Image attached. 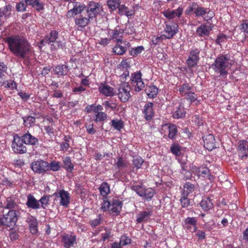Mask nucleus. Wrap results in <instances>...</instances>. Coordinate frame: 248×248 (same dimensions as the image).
I'll use <instances>...</instances> for the list:
<instances>
[{
  "label": "nucleus",
  "instance_id": "4c0bfd02",
  "mask_svg": "<svg viewBox=\"0 0 248 248\" xmlns=\"http://www.w3.org/2000/svg\"><path fill=\"white\" fill-rule=\"evenodd\" d=\"M72 140L71 136L65 135L63 137V141L60 144V150L62 152H67L70 148V141Z\"/></svg>",
  "mask_w": 248,
  "mask_h": 248
},
{
  "label": "nucleus",
  "instance_id": "8fccbe9b",
  "mask_svg": "<svg viewBox=\"0 0 248 248\" xmlns=\"http://www.w3.org/2000/svg\"><path fill=\"white\" fill-rule=\"evenodd\" d=\"M59 31L56 30H52L49 33L46 34L45 38L52 43H54L58 39Z\"/></svg>",
  "mask_w": 248,
  "mask_h": 248
},
{
  "label": "nucleus",
  "instance_id": "f8f14e48",
  "mask_svg": "<svg viewBox=\"0 0 248 248\" xmlns=\"http://www.w3.org/2000/svg\"><path fill=\"white\" fill-rule=\"evenodd\" d=\"M130 87L128 83H124L121 84L119 88L118 96L122 102H126L131 97Z\"/></svg>",
  "mask_w": 248,
  "mask_h": 248
},
{
  "label": "nucleus",
  "instance_id": "dca6fc26",
  "mask_svg": "<svg viewBox=\"0 0 248 248\" xmlns=\"http://www.w3.org/2000/svg\"><path fill=\"white\" fill-rule=\"evenodd\" d=\"M130 46V44L128 41L119 40L117 41L116 45L112 48V52L117 55H123Z\"/></svg>",
  "mask_w": 248,
  "mask_h": 248
},
{
  "label": "nucleus",
  "instance_id": "e433bc0d",
  "mask_svg": "<svg viewBox=\"0 0 248 248\" xmlns=\"http://www.w3.org/2000/svg\"><path fill=\"white\" fill-rule=\"evenodd\" d=\"M124 34V29H122L119 27H117L114 30H112L111 32V39H116L117 41L119 40H122Z\"/></svg>",
  "mask_w": 248,
  "mask_h": 248
},
{
  "label": "nucleus",
  "instance_id": "09e8293b",
  "mask_svg": "<svg viewBox=\"0 0 248 248\" xmlns=\"http://www.w3.org/2000/svg\"><path fill=\"white\" fill-rule=\"evenodd\" d=\"M61 168V164L60 162L53 160L50 163H47V171L50 170L53 171L60 170Z\"/></svg>",
  "mask_w": 248,
  "mask_h": 248
},
{
  "label": "nucleus",
  "instance_id": "72a5a7b5",
  "mask_svg": "<svg viewBox=\"0 0 248 248\" xmlns=\"http://www.w3.org/2000/svg\"><path fill=\"white\" fill-rule=\"evenodd\" d=\"M23 125L27 128H31L35 125L36 118L32 116H24L22 117Z\"/></svg>",
  "mask_w": 248,
  "mask_h": 248
},
{
  "label": "nucleus",
  "instance_id": "bf43d9fd",
  "mask_svg": "<svg viewBox=\"0 0 248 248\" xmlns=\"http://www.w3.org/2000/svg\"><path fill=\"white\" fill-rule=\"evenodd\" d=\"M187 197L188 195H182V197L180 198V202L183 208H187L190 205V200Z\"/></svg>",
  "mask_w": 248,
  "mask_h": 248
},
{
  "label": "nucleus",
  "instance_id": "9d476101",
  "mask_svg": "<svg viewBox=\"0 0 248 248\" xmlns=\"http://www.w3.org/2000/svg\"><path fill=\"white\" fill-rule=\"evenodd\" d=\"M200 50L195 48L190 50L189 55L186 60V64L188 69H190L195 67L200 60Z\"/></svg>",
  "mask_w": 248,
  "mask_h": 248
},
{
  "label": "nucleus",
  "instance_id": "c756f323",
  "mask_svg": "<svg viewBox=\"0 0 248 248\" xmlns=\"http://www.w3.org/2000/svg\"><path fill=\"white\" fill-rule=\"evenodd\" d=\"M200 205H201L202 210L205 212L209 211L213 208V203L212 202L210 198L202 199L201 202H200Z\"/></svg>",
  "mask_w": 248,
  "mask_h": 248
},
{
  "label": "nucleus",
  "instance_id": "49530a36",
  "mask_svg": "<svg viewBox=\"0 0 248 248\" xmlns=\"http://www.w3.org/2000/svg\"><path fill=\"white\" fill-rule=\"evenodd\" d=\"M94 118L95 123H103L107 119V115L104 112L98 111L97 112L94 113Z\"/></svg>",
  "mask_w": 248,
  "mask_h": 248
},
{
  "label": "nucleus",
  "instance_id": "c03bdc74",
  "mask_svg": "<svg viewBox=\"0 0 248 248\" xmlns=\"http://www.w3.org/2000/svg\"><path fill=\"white\" fill-rule=\"evenodd\" d=\"M12 11V6L9 4L3 7L0 8V15L2 16L9 18L11 16V12Z\"/></svg>",
  "mask_w": 248,
  "mask_h": 248
},
{
  "label": "nucleus",
  "instance_id": "0eeeda50",
  "mask_svg": "<svg viewBox=\"0 0 248 248\" xmlns=\"http://www.w3.org/2000/svg\"><path fill=\"white\" fill-rule=\"evenodd\" d=\"M130 84L136 92H139L145 88V84L142 78V74L140 71L131 74Z\"/></svg>",
  "mask_w": 248,
  "mask_h": 248
},
{
  "label": "nucleus",
  "instance_id": "4be33fe9",
  "mask_svg": "<svg viewBox=\"0 0 248 248\" xmlns=\"http://www.w3.org/2000/svg\"><path fill=\"white\" fill-rule=\"evenodd\" d=\"M123 202L117 197L112 198L111 200L110 212L116 215H119L122 209Z\"/></svg>",
  "mask_w": 248,
  "mask_h": 248
},
{
  "label": "nucleus",
  "instance_id": "f257e3e1",
  "mask_svg": "<svg viewBox=\"0 0 248 248\" xmlns=\"http://www.w3.org/2000/svg\"><path fill=\"white\" fill-rule=\"evenodd\" d=\"M10 52L16 57L28 60L32 52V47L26 37L18 34L7 36L3 39Z\"/></svg>",
  "mask_w": 248,
  "mask_h": 248
},
{
  "label": "nucleus",
  "instance_id": "1a4fd4ad",
  "mask_svg": "<svg viewBox=\"0 0 248 248\" xmlns=\"http://www.w3.org/2000/svg\"><path fill=\"white\" fill-rule=\"evenodd\" d=\"M21 138L17 135H15L13 138L12 147L13 151L16 154H24L27 152V147L24 145Z\"/></svg>",
  "mask_w": 248,
  "mask_h": 248
},
{
  "label": "nucleus",
  "instance_id": "412c9836",
  "mask_svg": "<svg viewBox=\"0 0 248 248\" xmlns=\"http://www.w3.org/2000/svg\"><path fill=\"white\" fill-rule=\"evenodd\" d=\"M98 91L101 94L106 97H112L116 94L114 88L105 83H100Z\"/></svg>",
  "mask_w": 248,
  "mask_h": 248
},
{
  "label": "nucleus",
  "instance_id": "5701e85b",
  "mask_svg": "<svg viewBox=\"0 0 248 248\" xmlns=\"http://www.w3.org/2000/svg\"><path fill=\"white\" fill-rule=\"evenodd\" d=\"M61 241L63 243V247L65 248H72L76 243V236L74 235L66 234L62 235Z\"/></svg>",
  "mask_w": 248,
  "mask_h": 248
},
{
  "label": "nucleus",
  "instance_id": "20e7f679",
  "mask_svg": "<svg viewBox=\"0 0 248 248\" xmlns=\"http://www.w3.org/2000/svg\"><path fill=\"white\" fill-rule=\"evenodd\" d=\"M18 220L17 214L15 209L9 210L5 214L0 215V227L6 226L10 227L14 226Z\"/></svg>",
  "mask_w": 248,
  "mask_h": 248
},
{
  "label": "nucleus",
  "instance_id": "6ab92c4d",
  "mask_svg": "<svg viewBox=\"0 0 248 248\" xmlns=\"http://www.w3.org/2000/svg\"><path fill=\"white\" fill-rule=\"evenodd\" d=\"M153 107L154 104L152 102H148L143 106L142 114L145 120L151 121L153 119L155 114Z\"/></svg>",
  "mask_w": 248,
  "mask_h": 248
},
{
  "label": "nucleus",
  "instance_id": "bb28decb",
  "mask_svg": "<svg viewBox=\"0 0 248 248\" xmlns=\"http://www.w3.org/2000/svg\"><path fill=\"white\" fill-rule=\"evenodd\" d=\"M54 72L58 77L66 76L69 72V67L66 64L58 65L55 67Z\"/></svg>",
  "mask_w": 248,
  "mask_h": 248
},
{
  "label": "nucleus",
  "instance_id": "0e129e2a",
  "mask_svg": "<svg viewBox=\"0 0 248 248\" xmlns=\"http://www.w3.org/2000/svg\"><path fill=\"white\" fill-rule=\"evenodd\" d=\"M164 39H167L163 36L162 34L160 36L154 35L153 37H152L151 42L155 46H156L161 43Z\"/></svg>",
  "mask_w": 248,
  "mask_h": 248
},
{
  "label": "nucleus",
  "instance_id": "a878e982",
  "mask_svg": "<svg viewBox=\"0 0 248 248\" xmlns=\"http://www.w3.org/2000/svg\"><path fill=\"white\" fill-rule=\"evenodd\" d=\"M238 150L242 154V159L247 158L248 156V141L245 140H239Z\"/></svg>",
  "mask_w": 248,
  "mask_h": 248
},
{
  "label": "nucleus",
  "instance_id": "6e6552de",
  "mask_svg": "<svg viewBox=\"0 0 248 248\" xmlns=\"http://www.w3.org/2000/svg\"><path fill=\"white\" fill-rule=\"evenodd\" d=\"M207 9L199 6L196 2H192L189 4L185 13L188 16L195 14L196 17L203 16L207 13Z\"/></svg>",
  "mask_w": 248,
  "mask_h": 248
},
{
  "label": "nucleus",
  "instance_id": "f03ea898",
  "mask_svg": "<svg viewBox=\"0 0 248 248\" xmlns=\"http://www.w3.org/2000/svg\"><path fill=\"white\" fill-rule=\"evenodd\" d=\"M232 65L230 57L226 55H221L216 58L211 67L216 74L222 77H226L228 70Z\"/></svg>",
  "mask_w": 248,
  "mask_h": 248
},
{
  "label": "nucleus",
  "instance_id": "052dcab7",
  "mask_svg": "<svg viewBox=\"0 0 248 248\" xmlns=\"http://www.w3.org/2000/svg\"><path fill=\"white\" fill-rule=\"evenodd\" d=\"M111 124V126L117 130H121L124 127V123L122 120H112Z\"/></svg>",
  "mask_w": 248,
  "mask_h": 248
},
{
  "label": "nucleus",
  "instance_id": "864d4df0",
  "mask_svg": "<svg viewBox=\"0 0 248 248\" xmlns=\"http://www.w3.org/2000/svg\"><path fill=\"white\" fill-rule=\"evenodd\" d=\"M155 191L151 188H146L145 191L143 192V195H141L142 197L145 198V200L150 201L154 196Z\"/></svg>",
  "mask_w": 248,
  "mask_h": 248
},
{
  "label": "nucleus",
  "instance_id": "39448f33",
  "mask_svg": "<svg viewBox=\"0 0 248 248\" xmlns=\"http://www.w3.org/2000/svg\"><path fill=\"white\" fill-rule=\"evenodd\" d=\"M102 11V6L100 4L91 1L86 6L85 13L88 17L96 20L97 16L100 15Z\"/></svg>",
  "mask_w": 248,
  "mask_h": 248
},
{
  "label": "nucleus",
  "instance_id": "9b49d317",
  "mask_svg": "<svg viewBox=\"0 0 248 248\" xmlns=\"http://www.w3.org/2000/svg\"><path fill=\"white\" fill-rule=\"evenodd\" d=\"M85 9V4L75 2L74 7L67 12L66 16L67 18H72L78 15H85L86 13H84Z\"/></svg>",
  "mask_w": 248,
  "mask_h": 248
},
{
  "label": "nucleus",
  "instance_id": "473e14b6",
  "mask_svg": "<svg viewBox=\"0 0 248 248\" xmlns=\"http://www.w3.org/2000/svg\"><path fill=\"white\" fill-rule=\"evenodd\" d=\"M152 215V211L151 210L140 212V214L137 216V223H140L143 221H147Z\"/></svg>",
  "mask_w": 248,
  "mask_h": 248
},
{
  "label": "nucleus",
  "instance_id": "a19ab883",
  "mask_svg": "<svg viewBox=\"0 0 248 248\" xmlns=\"http://www.w3.org/2000/svg\"><path fill=\"white\" fill-rule=\"evenodd\" d=\"M186 112L184 107L179 105L176 110L173 112L172 117L173 119H181L185 117Z\"/></svg>",
  "mask_w": 248,
  "mask_h": 248
},
{
  "label": "nucleus",
  "instance_id": "5fc2aeb1",
  "mask_svg": "<svg viewBox=\"0 0 248 248\" xmlns=\"http://www.w3.org/2000/svg\"><path fill=\"white\" fill-rule=\"evenodd\" d=\"M28 6L27 2L25 0H22L16 4V11L18 12H23L26 11V8Z\"/></svg>",
  "mask_w": 248,
  "mask_h": 248
},
{
  "label": "nucleus",
  "instance_id": "7c9ffc66",
  "mask_svg": "<svg viewBox=\"0 0 248 248\" xmlns=\"http://www.w3.org/2000/svg\"><path fill=\"white\" fill-rule=\"evenodd\" d=\"M119 10V14L120 16H126L128 17H130L132 16H134L135 12L133 9H130L127 7L125 6L124 4H122L118 8Z\"/></svg>",
  "mask_w": 248,
  "mask_h": 248
},
{
  "label": "nucleus",
  "instance_id": "4468645a",
  "mask_svg": "<svg viewBox=\"0 0 248 248\" xmlns=\"http://www.w3.org/2000/svg\"><path fill=\"white\" fill-rule=\"evenodd\" d=\"M74 17L75 26L77 27V30L78 31H83L90 21L93 20L91 18H89L86 15H78Z\"/></svg>",
  "mask_w": 248,
  "mask_h": 248
},
{
  "label": "nucleus",
  "instance_id": "a211bd4d",
  "mask_svg": "<svg viewBox=\"0 0 248 248\" xmlns=\"http://www.w3.org/2000/svg\"><path fill=\"white\" fill-rule=\"evenodd\" d=\"M183 9L179 6L176 9L170 10L167 9L162 12V14L165 17L170 20L175 18H180L182 15Z\"/></svg>",
  "mask_w": 248,
  "mask_h": 248
},
{
  "label": "nucleus",
  "instance_id": "7ed1b4c3",
  "mask_svg": "<svg viewBox=\"0 0 248 248\" xmlns=\"http://www.w3.org/2000/svg\"><path fill=\"white\" fill-rule=\"evenodd\" d=\"M178 91L179 95L183 97H185L190 103H192L196 101L197 96L193 90L192 85L185 82L183 84L179 85Z\"/></svg>",
  "mask_w": 248,
  "mask_h": 248
},
{
  "label": "nucleus",
  "instance_id": "2f4dec72",
  "mask_svg": "<svg viewBox=\"0 0 248 248\" xmlns=\"http://www.w3.org/2000/svg\"><path fill=\"white\" fill-rule=\"evenodd\" d=\"M192 170L193 172L196 173L199 176L204 177L210 173V170L204 166L198 167L196 166H193Z\"/></svg>",
  "mask_w": 248,
  "mask_h": 248
},
{
  "label": "nucleus",
  "instance_id": "de8ad7c7",
  "mask_svg": "<svg viewBox=\"0 0 248 248\" xmlns=\"http://www.w3.org/2000/svg\"><path fill=\"white\" fill-rule=\"evenodd\" d=\"M195 188L193 184L190 182L186 183L184 186V191H183L182 195L188 196L194 191Z\"/></svg>",
  "mask_w": 248,
  "mask_h": 248
},
{
  "label": "nucleus",
  "instance_id": "e2e57ef3",
  "mask_svg": "<svg viewBox=\"0 0 248 248\" xmlns=\"http://www.w3.org/2000/svg\"><path fill=\"white\" fill-rule=\"evenodd\" d=\"M170 150L171 153H173L174 155L180 156L181 148L179 144L176 143L171 144Z\"/></svg>",
  "mask_w": 248,
  "mask_h": 248
},
{
  "label": "nucleus",
  "instance_id": "37998d69",
  "mask_svg": "<svg viewBox=\"0 0 248 248\" xmlns=\"http://www.w3.org/2000/svg\"><path fill=\"white\" fill-rule=\"evenodd\" d=\"M18 206L17 204L16 203L15 200L12 197L7 198L6 202H4V209L9 210H14Z\"/></svg>",
  "mask_w": 248,
  "mask_h": 248
},
{
  "label": "nucleus",
  "instance_id": "423d86ee",
  "mask_svg": "<svg viewBox=\"0 0 248 248\" xmlns=\"http://www.w3.org/2000/svg\"><path fill=\"white\" fill-rule=\"evenodd\" d=\"M178 32L179 25L176 22H165V27L162 34L163 36L167 39H171Z\"/></svg>",
  "mask_w": 248,
  "mask_h": 248
},
{
  "label": "nucleus",
  "instance_id": "f3484780",
  "mask_svg": "<svg viewBox=\"0 0 248 248\" xmlns=\"http://www.w3.org/2000/svg\"><path fill=\"white\" fill-rule=\"evenodd\" d=\"M20 138H21V140L24 142V144L36 147L38 146L39 140L38 138L31 135L29 131H27L20 137Z\"/></svg>",
  "mask_w": 248,
  "mask_h": 248
},
{
  "label": "nucleus",
  "instance_id": "603ef678",
  "mask_svg": "<svg viewBox=\"0 0 248 248\" xmlns=\"http://www.w3.org/2000/svg\"><path fill=\"white\" fill-rule=\"evenodd\" d=\"M107 4H108V8L112 11L116 10L121 6L120 0H108L107 2Z\"/></svg>",
  "mask_w": 248,
  "mask_h": 248
},
{
  "label": "nucleus",
  "instance_id": "774afa93",
  "mask_svg": "<svg viewBox=\"0 0 248 248\" xmlns=\"http://www.w3.org/2000/svg\"><path fill=\"white\" fill-rule=\"evenodd\" d=\"M131 239L125 235H123L120 238V242H119L120 245L123 246L129 245L131 243Z\"/></svg>",
  "mask_w": 248,
  "mask_h": 248
},
{
  "label": "nucleus",
  "instance_id": "a18cd8bd",
  "mask_svg": "<svg viewBox=\"0 0 248 248\" xmlns=\"http://www.w3.org/2000/svg\"><path fill=\"white\" fill-rule=\"evenodd\" d=\"M103 109L102 105L99 104L97 105L92 104L87 106L86 107H85V111L88 113H91L92 112L95 113L97 112L98 111H102Z\"/></svg>",
  "mask_w": 248,
  "mask_h": 248
},
{
  "label": "nucleus",
  "instance_id": "2eb2a0df",
  "mask_svg": "<svg viewBox=\"0 0 248 248\" xmlns=\"http://www.w3.org/2000/svg\"><path fill=\"white\" fill-rule=\"evenodd\" d=\"M52 196L56 198H60V204L66 208L68 207L70 203L69 193L63 189H61L57 192L54 193Z\"/></svg>",
  "mask_w": 248,
  "mask_h": 248
},
{
  "label": "nucleus",
  "instance_id": "6e6d98bb",
  "mask_svg": "<svg viewBox=\"0 0 248 248\" xmlns=\"http://www.w3.org/2000/svg\"><path fill=\"white\" fill-rule=\"evenodd\" d=\"M103 106L105 107L106 111H108V109L114 110L117 109V105L113 102L106 101L103 103Z\"/></svg>",
  "mask_w": 248,
  "mask_h": 248
},
{
  "label": "nucleus",
  "instance_id": "ea45409f",
  "mask_svg": "<svg viewBox=\"0 0 248 248\" xmlns=\"http://www.w3.org/2000/svg\"><path fill=\"white\" fill-rule=\"evenodd\" d=\"M210 30L205 25H202L196 30V34L201 37L208 36L210 34Z\"/></svg>",
  "mask_w": 248,
  "mask_h": 248
},
{
  "label": "nucleus",
  "instance_id": "393cba45",
  "mask_svg": "<svg viewBox=\"0 0 248 248\" xmlns=\"http://www.w3.org/2000/svg\"><path fill=\"white\" fill-rule=\"evenodd\" d=\"M26 206L27 208H31L33 210H37L41 208L39 201L37 200L31 194H29L27 195Z\"/></svg>",
  "mask_w": 248,
  "mask_h": 248
},
{
  "label": "nucleus",
  "instance_id": "69168bd1",
  "mask_svg": "<svg viewBox=\"0 0 248 248\" xmlns=\"http://www.w3.org/2000/svg\"><path fill=\"white\" fill-rule=\"evenodd\" d=\"M55 43L57 45H55L54 44L52 43L51 45V49L52 50L54 51L58 49L59 48H61L62 49H64L65 48V44L63 43L62 41L56 40Z\"/></svg>",
  "mask_w": 248,
  "mask_h": 248
},
{
  "label": "nucleus",
  "instance_id": "338daca9",
  "mask_svg": "<svg viewBox=\"0 0 248 248\" xmlns=\"http://www.w3.org/2000/svg\"><path fill=\"white\" fill-rule=\"evenodd\" d=\"M132 189L140 197L143 195V193L145 191L146 188L141 186L136 185L132 186Z\"/></svg>",
  "mask_w": 248,
  "mask_h": 248
},
{
  "label": "nucleus",
  "instance_id": "f704fd0d",
  "mask_svg": "<svg viewBox=\"0 0 248 248\" xmlns=\"http://www.w3.org/2000/svg\"><path fill=\"white\" fill-rule=\"evenodd\" d=\"M145 92L149 98H155L158 93V89L154 85H148L146 87Z\"/></svg>",
  "mask_w": 248,
  "mask_h": 248
},
{
  "label": "nucleus",
  "instance_id": "ddd939ff",
  "mask_svg": "<svg viewBox=\"0 0 248 248\" xmlns=\"http://www.w3.org/2000/svg\"><path fill=\"white\" fill-rule=\"evenodd\" d=\"M31 169L35 173L44 174L47 171V162L43 160H37L32 162Z\"/></svg>",
  "mask_w": 248,
  "mask_h": 248
},
{
  "label": "nucleus",
  "instance_id": "13d9d810",
  "mask_svg": "<svg viewBox=\"0 0 248 248\" xmlns=\"http://www.w3.org/2000/svg\"><path fill=\"white\" fill-rule=\"evenodd\" d=\"M144 50L142 46H138L137 47L131 48V50L129 51V53L131 56L136 57L142 52Z\"/></svg>",
  "mask_w": 248,
  "mask_h": 248
},
{
  "label": "nucleus",
  "instance_id": "aec40b11",
  "mask_svg": "<svg viewBox=\"0 0 248 248\" xmlns=\"http://www.w3.org/2000/svg\"><path fill=\"white\" fill-rule=\"evenodd\" d=\"M26 221L29 224V228L30 233L32 234H35L38 232V222L37 219L34 216L28 214V216L26 217Z\"/></svg>",
  "mask_w": 248,
  "mask_h": 248
},
{
  "label": "nucleus",
  "instance_id": "b1692460",
  "mask_svg": "<svg viewBox=\"0 0 248 248\" xmlns=\"http://www.w3.org/2000/svg\"><path fill=\"white\" fill-rule=\"evenodd\" d=\"M204 140V147L208 151H212L216 148V141L212 134H208L202 137Z\"/></svg>",
  "mask_w": 248,
  "mask_h": 248
},
{
  "label": "nucleus",
  "instance_id": "58836bf2",
  "mask_svg": "<svg viewBox=\"0 0 248 248\" xmlns=\"http://www.w3.org/2000/svg\"><path fill=\"white\" fill-rule=\"evenodd\" d=\"M63 168L68 172H72L74 169V165L72 163L71 158L69 156L63 158Z\"/></svg>",
  "mask_w": 248,
  "mask_h": 248
},
{
  "label": "nucleus",
  "instance_id": "c85d7f7f",
  "mask_svg": "<svg viewBox=\"0 0 248 248\" xmlns=\"http://www.w3.org/2000/svg\"><path fill=\"white\" fill-rule=\"evenodd\" d=\"M28 6H31L35 10L40 12L44 10V4L39 0H25Z\"/></svg>",
  "mask_w": 248,
  "mask_h": 248
},
{
  "label": "nucleus",
  "instance_id": "680f3d73",
  "mask_svg": "<svg viewBox=\"0 0 248 248\" xmlns=\"http://www.w3.org/2000/svg\"><path fill=\"white\" fill-rule=\"evenodd\" d=\"M102 221V217L100 215H99L97 216L96 218L92 219V220L90 221V225H91L92 228L94 229L96 227V226L99 225Z\"/></svg>",
  "mask_w": 248,
  "mask_h": 248
},
{
  "label": "nucleus",
  "instance_id": "3c124183",
  "mask_svg": "<svg viewBox=\"0 0 248 248\" xmlns=\"http://www.w3.org/2000/svg\"><path fill=\"white\" fill-rule=\"evenodd\" d=\"M52 195H44L42 197L39 201V203H41L40 207L43 209L46 208L49 205V198L51 197Z\"/></svg>",
  "mask_w": 248,
  "mask_h": 248
},
{
  "label": "nucleus",
  "instance_id": "c9c22d12",
  "mask_svg": "<svg viewBox=\"0 0 248 248\" xmlns=\"http://www.w3.org/2000/svg\"><path fill=\"white\" fill-rule=\"evenodd\" d=\"M168 130V137L170 140H173L176 138L177 133V129L176 125L171 124H167L165 125Z\"/></svg>",
  "mask_w": 248,
  "mask_h": 248
},
{
  "label": "nucleus",
  "instance_id": "4d7b16f0",
  "mask_svg": "<svg viewBox=\"0 0 248 248\" xmlns=\"http://www.w3.org/2000/svg\"><path fill=\"white\" fill-rule=\"evenodd\" d=\"M143 162L144 160L140 156H136L133 160V164L137 170L141 168Z\"/></svg>",
  "mask_w": 248,
  "mask_h": 248
},
{
  "label": "nucleus",
  "instance_id": "79ce46f5",
  "mask_svg": "<svg viewBox=\"0 0 248 248\" xmlns=\"http://www.w3.org/2000/svg\"><path fill=\"white\" fill-rule=\"evenodd\" d=\"M99 190L100 191V193L101 196H103V197L106 198L107 196L109 193L110 188L109 184L106 182H104L102 184L100 185Z\"/></svg>",
  "mask_w": 248,
  "mask_h": 248
},
{
  "label": "nucleus",
  "instance_id": "cd10ccee",
  "mask_svg": "<svg viewBox=\"0 0 248 248\" xmlns=\"http://www.w3.org/2000/svg\"><path fill=\"white\" fill-rule=\"evenodd\" d=\"M129 165V162L125 158L122 156L117 157V161L115 163V166L119 170H124L127 168Z\"/></svg>",
  "mask_w": 248,
  "mask_h": 248
}]
</instances>
